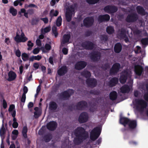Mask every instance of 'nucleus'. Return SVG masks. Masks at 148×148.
Instances as JSON below:
<instances>
[{"label": "nucleus", "mask_w": 148, "mask_h": 148, "mask_svg": "<svg viewBox=\"0 0 148 148\" xmlns=\"http://www.w3.org/2000/svg\"><path fill=\"white\" fill-rule=\"evenodd\" d=\"M40 19L45 24H47L49 20L47 17L41 18Z\"/></svg>", "instance_id": "680f3d73"}, {"label": "nucleus", "mask_w": 148, "mask_h": 148, "mask_svg": "<svg viewBox=\"0 0 148 148\" xmlns=\"http://www.w3.org/2000/svg\"><path fill=\"white\" fill-rule=\"evenodd\" d=\"M129 74L126 71H124L121 72L119 78L120 82L122 84L126 82Z\"/></svg>", "instance_id": "9d476101"}, {"label": "nucleus", "mask_w": 148, "mask_h": 148, "mask_svg": "<svg viewBox=\"0 0 148 148\" xmlns=\"http://www.w3.org/2000/svg\"><path fill=\"white\" fill-rule=\"evenodd\" d=\"M101 57L100 52L97 51L91 53L90 55V59L93 62H97L99 61Z\"/></svg>", "instance_id": "ddd939ff"}, {"label": "nucleus", "mask_w": 148, "mask_h": 148, "mask_svg": "<svg viewBox=\"0 0 148 148\" xmlns=\"http://www.w3.org/2000/svg\"><path fill=\"white\" fill-rule=\"evenodd\" d=\"M4 121H2V126L0 130V136L1 137V140H3L5 138V129L4 125Z\"/></svg>", "instance_id": "a878e982"}, {"label": "nucleus", "mask_w": 148, "mask_h": 148, "mask_svg": "<svg viewBox=\"0 0 148 148\" xmlns=\"http://www.w3.org/2000/svg\"><path fill=\"white\" fill-rule=\"evenodd\" d=\"M135 101L136 104V109L138 111H143L147 106V102L143 99H136Z\"/></svg>", "instance_id": "7ed1b4c3"}, {"label": "nucleus", "mask_w": 148, "mask_h": 148, "mask_svg": "<svg viewBox=\"0 0 148 148\" xmlns=\"http://www.w3.org/2000/svg\"><path fill=\"white\" fill-rule=\"evenodd\" d=\"M57 125V123L56 122L51 121L47 124L46 127L49 130L53 131L56 129Z\"/></svg>", "instance_id": "2eb2a0df"}, {"label": "nucleus", "mask_w": 148, "mask_h": 148, "mask_svg": "<svg viewBox=\"0 0 148 148\" xmlns=\"http://www.w3.org/2000/svg\"><path fill=\"white\" fill-rule=\"evenodd\" d=\"M43 139L46 142L50 141L52 138V135L50 134L49 133L45 135L43 137Z\"/></svg>", "instance_id": "473e14b6"}, {"label": "nucleus", "mask_w": 148, "mask_h": 148, "mask_svg": "<svg viewBox=\"0 0 148 148\" xmlns=\"http://www.w3.org/2000/svg\"><path fill=\"white\" fill-rule=\"evenodd\" d=\"M62 18L61 16H59L56 21V25L58 27H60L62 25Z\"/></svg>", "instance_id": "58836bf2"}, {"label": "nucleus", "mask_w": 148, "mask_h": 148, "mask_svg": "<svg viewBox=\"0 0 148 148\" xmlns=\"http://www.w3.org/2000/svg\"><path fill=\"white\" fill-rule=\"evenodd\" d=\"M66 13L69 14H72L73 12H75V9L72 6H71L66 8Z\"/></svg>", "instance_id": "e433bc0d"}, {"label": "nucleus", "mask_w": 148, "mask_h": 148, "mask_svg": "<svg viewBox=\"0 0 148 148\" xmlns=\"http://www.w3.org/2000/svg\"><path fill=\"white\" fill-rule=\"evenodd\" d=\"M46 130V127L45 126H43L39 130L38 134L40 135H43L45 132Z\"/></svg>", "instance_id": "ea45409f"}, {"label": "nucleus", "mask_w": 148, "mask_h": 148, "mask_svg": "<svg viewBox=\"0 0 148 148\" xmlns=\"http://www.w3.org/2000/svg\"><path fill=\"white\" fill-rule=\"evenodd\" d=\"M3 106L4 109H6L7 106V103L5 100L3 98Z\"/></svg>", "instance_id": "052dcab7"}, {"label": "nucleus", "mask_w": 148, "mask_h": 148, "mask_svg": "<svg viewBox=\"0 0 148 148\" xmlns=\"http://www.w3.org/2000/svg\"><path fill=\"white\" fill-rule=\"evenodd\" d=\"M81 75L82 76L87 78H90L91 76L90 72L85 70L81 72Z\"/></svg>", "instance_id": "cd10ccee"}, {"label": "nucleus", "mask_w": 148, "mask_h": 148, "mask_svg": "<svg viewBox=\"0 0 148 148\" xmlns=\"http://www.w3.org/2000/svg\"><path fill=\"white\" fill-rule=\"evenodd\" d=\"M118 9L117 7L112 5H108L104 8V11L109 14H113L116 12Z\"/></svg>", "instance_id": "6e6552de"}, {"label": "nucleus", "mask_w": 148, "mask_h": 148, "mask_svg": "<svg viewBox=\"0 0 148 148\" xmlns=\"http://www.w3.org/2000/svg\"><path fill=\"white\" fill-rule=\"evenodd\" d=\"M141 42L143 45H148V38H143L141 40Z\"/></svg>", "instance_id": "79ce46f5"}, {"label": "nucleus", "mask_w": 148, "mask_h": 148, "mask_svg": "<svg viewBox=\"0 0 148 148\" xmlns=\"http://www.w3.org/2000/svg\"><path fill=\"white\" fill-rule=\"evenodd\" d=\"M70 32L67 34L64 35L61 41V44H64L68 42L71 38Z\"/></svg>", "instance_id": "412c9836"}, {"label": "nucleus", "mask_w": 148, "mask_h": 148, "mask_svg": "<svg viewBox=\"0 0 148 148\" xmlns=\"http://www.w3.org/2000/svg\"><path fill=\"white\" fill-rule=\"evenodd\" d=\"M68 71V69L66 66H62L58 71V73L60 76H62L65 75Z\"/></svg>", "instance_id": "aec40b11"}, {"label": "nucleus", "mask_w": 148, "mask_h": 148, "mask_svg": "<svg viewBox=\"0 0 148 148\" xmlns=\"http://www.w3.org/2000/svg\"><path fill=\"white\" fill-rule=\"evenodd\" d=\"M87 106V103L85 101H81L78 102L75 105L76 109L78 110H83Z\"/></svg>", "instance_id": "f8f14e48"}, {"label": "nucleus", "mask_w": 148, "mask_h": 148, "mask_svg": "<svg viewBox=\"0 0 148 148\" xmlns=\"http://www.w3.org/2000/svg\"><path fill=\"white\" fill-rule=\"evenodd\" d=\"M26 98V95L23 94L21 99V102L24 103L25 101Z\"/></svg>", "instance_id": "4d7b16f0"}, {"label": "nucleus", "mask_w": 148, "mask_h": 148, "mask_svg": "<svg viewBox=\"0 0 148 148\" xmlns=\"http://www.w3.org/2000/svg\"><path fill=\"white\" fill-rule=\"evenodd\" d=\"M142 32V31L141 30L136 29L134 31V33L136 35H138L140 34Z\"/></svg>", "instance_id": "6e6d98bb"}, {"label": "nucleus", "mask_w": 148, "mask_h": 148, "mask_svg": "<svg viewBox=\"0 0 148 148\" xmlns=\"http://www.w3.org/2000/svg\"><path fill=\"white\" fill-rule=\"evenodd\" d=\"M144 98L145 101H148V91L145 94Z\"/></svg>", "instance_id": "774afa93"}, {"label": "nucleus", "mask_w": 148, "mask_h": 148, "mask_svg": "<svg viewBox=\"0 0 148 148\" xmlns=\"http://www.w3.org/2000/svg\"><path fill=\"white\" fill-rule=\"evenodd\" d=\"M14 122L13 123L12 126L14 128H17L18 126V124L16 121H13Z\"/></svg>", "instance_id": "e2e57ef3"}, {"label": "nucleus", "mask_w": 148, "mask_h": 148, "mask_svg": "<svg viewBox=\"0 0 148 148\" xmlns=\"http://www.w3.org/2000/svg\"><path fill=\"white\" fill-rule=\"evenodd\" d=\"M89 93L90 94L95 95H99L100 93V92L97 90H91L90 91Z\"/></svg>", "instance_id": "a19ab883"}, {"label": "nucleus", "mask_w": 148, "mask_h": 148, "mask_svg": "<svg viewBox=\"0 0 148 148\" xmlns=\"http://www.w3.org/2000/svg\"><path fill=\"white\" fill-rule=\"evenodd\" d=\"M51 46L48 44H46L45 46V48L46 50H49L51 49Z\"/></svg>", "instance_id": "338daca9"}, {"label": "nucleus", "mask_w": 148, "mask_h": 148, "mask_svg": "<svg viewBox=\"0 0 148 148\" xmlns=\"http://www.w3.org/2000/svg\"><path fill=\"white\" fill-rule=\"evenodd\" d=\"M119 79L116 77L112 78L108 82L109 86L111 87L115 86L118 83Z\"/></svg>", "instance_id": "5701e85b"}, {"label": "nucleus", "mask_w": 148, "mask_h": 148, "mask_svg": "<svg viewBox=\"0 0 148 148\" xmlns=\"http://www.w3.org/2000/svg\"><path fill=\"white\" fill-rule=\"evenodd\" d=\"M119 120H131L130 119H129L128 118L126 117H123L122 114H121L120 116V119Z\"/></svg>", "instance_id": "bf43d9fd"}, {"label": "nucleus", "mask_w": 148, "mask_h": 148, "mask_svg": "<svg viewBox=\"0 0 148 148\" xmlns=\"http://www.w3.org/2000/svg\"><path fill=\"white\" fill-rule=\"evenodd\" d=\"M130 90V87L127 85H125L121 88V92L123 93H128Z\"/></svg>", "instance_id": "bb28decb"}, {"label": "nucleus", "mask_w": 148, "mask_h": 148, "mask_svg": "<svg viewBox=\"0 0 148 148\" xmlns=\"http://www.w3.org/2000/svg\"><path fill=\"white\" fill-rule=\"evenodd\" d=\"M59 14L58 11L57 10H54V9H52L51 10L50 13V16L51 17L57 16Z\"/></svg>", "instance_id": "f704fd0d"}, {"label": "nucleus", "mask_w": 148, "mask_h": 148, "mask_svg": "<svg viewBox=\"0 0 148 148\" xmlns=\"http://www.w3.org/2000/svg\"><path fill=\"white\" fill-rule=\"evenodd\" d=\"M20 36L22 38L23 40H25V42L28 39L27 38L25 37V35L23 32L22 33Z\"/></svg>", "instance_id": "13d9d810"}, {"label": "nucleus", "mask_w": 148, "mask_h": 148, "mask_svg": "<svg viewBox=\"0 0 148 148\" xmlns=\"http://www.w3.org/2000/svg\"><path fill=\"white\" fill-rule=\"evenodd\" d=\"M74 93L73 89L65 90L62 92L60 95V97L63 100L68 99Z\"/></svg>", "instance_id": "0eeeda50"}, {"label": "nucleus", "mask_w": 148, "mask_h": 148, "mask_svg": "<svg viewBox=\"0 0 148 148\" xmlns=\"http://www.w3.org/2000/svg\"><path fill=\"white\" fill-rule=\"evenodd\" d=\"M110 18V16L108 14L101 15L99 16L98 20L99 23H101L103 22L108 21Z\"/></svg>", "instance_id": "f3484780"}, {"label": "nucleus", "mask_w": 148, "mask_h": 148, "mask_svg": "<svg viewBox=\"0 0 148 148\" xmlns=\"http://www.w3.org/2000/svg\"><path fill=\"white\" fill-rule=\"evenodd\" d=\"M22 58L23 60L24 61H26L28 59L29 56L26 53H23L21 55Z\"/></svg>", "instance_id": "37998d69"}, {"label": "nucleus", "mask_w": 148, "mask_h": 148, "mask_svg": "<svg viewBox=\"0 0 148 148\" xmlns=\"http://www.w3.org/2000/svg\"><path fill=\"white\" fill-rule=\"evenodd\" d=\"M35 60L39 61L41 60L42 58L41 55H38L37 56H34Z\"/></svg>", "instance_id": "0e129e2a"}, {"label": "nucleus", "mask_w": 148, "mask_h": 148, "mask_svg": "<svg viewBox=\"0 0 148 148\" xmlns=\"http://www.w3.org/2000/svg\"><path fill=\"white\" fill-rule=\"evenodd\" d=\"M100 0H86V2L89 4H95L98 3Z\"/></svg>", "instance_id": "c03bdc74"}, {"label": "nucleus", "mask_w": 148, "mask_h": 148, "mask_svg": "<svg viewBox=\"0 0 148 148\" xmlns=\"http://www.w3.org/2000/svg\"><path fill=\"white\" fill-rule=\"evenodd\" d=\"M51 29V27L50 26L47 27H45L43 30V31L44 32V33H43L42 31V33L45 34V33H47L48 32H49Z\"/></svg>", "instance_id": "3c124183"}, {"label": "nucleus", "mask_w": 148, "mask_h": 148, "mask_svg": "<svg viewBox=\"0 0 148 148\" xmlns=\"http://www.w3.org/2000/svg\"><path fill=\"white\" fill-rule=\"evenodd\" d=\"M72 14L66 13V17L67 21L69 22L71 20Z\"/></svg>", "instance_id": "49530a36"}, {"label": "nucleus", "mask_w": 148, "mask_h": 148, "mask_svg": "<svg viewBox=\"0 0 148 148\" xmlns=\"http://www.w3.org/2000/svg\"><path fill=\"white\" fill-rule=\"evenodd\" d=\"M86 82L88 86L91 88L95 87L97 84L96 79L94 78H87L86 80Z\"/></svg>", "instance_id": "4468645a"}, {"label": "nucleus", "mask_w": 148, "mask_h": 148, "mask_svg": "<svg viewBox=\"0 0 148 148\" xmlns=\"http://www.w3.org/2000/svg\"><path fill=\"white\" fill-rule=\"evenodd\" d=\"M9 12L13 16H16L17 14V10L13 8L12 6H11L9 9Z\"/></svg>", "instance_id": "c9c22d12"}, {"label": "nucleus", "mask_w": 148, "mask_h": 148, "mask_svg": "<svg viewBox=\"0 0 148 148\" xmlns=\"http://www.w3.org/2000/svg\"><path fill=\"white\" fill-rule=\"evenodd\" d=\"M100 38L101 41L105 42L108 40V37L107 35H103L101 36Z\"/></svg>", "instance_id": "a18cd8bd"}, {"label": "nucleus", "mask_w": 148, "mask_h": 148, "mask_svg": "<svg viewBox=\"0 0 148 148\" xmlns=\"http://www.w3.org/2000/svg\"><path fill=\"white\" fill-rule=\"evenodd\" d=\"M15 54L16 56L18 57H20L21 56V52L19 49H18L15 52Z\"/></svg>", "instance_id": "5fc2aeb1"}, {"label": "nucleus", "mask_w": 148, "mask_h": 148, "mask_svg": "<svg viewBox=\"0 0 148 148\" xmlns=\"http://www.w3.org/2000/svg\"><path fill=\"white\" fill-rule=\"evenodd\" d=\"M68 109L70 111H72L73 110H75L76 109V107L75 106H74L73 104L70 105L68 106Z\"/></svg>", "instance_id": "8fccbe9b"}, {"label": "nucleus", "mask_w": 148, "mask_h": 148, "mask_svg": "<svg viewBox=\"0 0 148 148\" xmlns=\"http://www.w3.org/2000/svg\"><path fill=\"white\" fill-rule=\"evenodd\" d=\"M88 113L83 112L81 113L78 120H88Z\"/></svg>", "instance_id": "393cba45"}, {"label": "nucleus", "mask_w": 148, "mask_h": 148, "mask_svg": "<svg viewBox=\"0 0 148 148\" xmlns=\"http://www.w3.org/2000/svg\"><path fill=\"white\" fill-rule=\"evenodd\" d=\"M87 65V63L84 61H79L77 62L75 66V69L77 70H80L84 68Z\"/></svg>", "instance_id": "dca6fc26"}, {"label": "nucleus", "mask_w": 148, "mask_h": 148, "mask_svg": "<svg viewBox=\"0 0 148 148\" xmlns=\"http://www.w3.org/2000/svg\"><path fill=\"white\" fill-rule=\"evenodd\" d=\"M136 9L138 13L141 16H145L148 14L147 12L145 11L143 7L141 6H137L136 7Z\"/></svg>", "instance_id": "a211bd4d"}, {"label": "nucleus", "mask_w": 148, "mask_h": 148, "mask_svg": "<svg viewBox=\"0 0 148 148\" xmlns=\"http://www.w3.org/2000/svg\"><path fill=\"white\" fill-rule=\"evenodd\" d=\"M15 106L14 104H11L10 105L9 108L8 109V111L12 113L14 110H15Z\"/></svg>", "instance_id": "de8ad7c7"}, {"label": "nucleus", "mask_w": 148, "mask_h": 148, "mask_svg": "<svg viewBox=\"0 0 148 148\" xmlns=\"http://www.w3.org/2000/svg\"><path fill=\"white\" fill-rule=\"evenodd\" d=\"M121 67L120 64L118 63H116L112 65L110 71L111 75H115L119 71Z\"/></svg>", "instance_id": "1a4fd4ad"}, {"label": "nucleus", "mask_w": 148, "mask_h": 148, "mask_svg": "<svg viewBox=\"0 0 148 148\" xmlns=\"http://www.w3.org/2000/svg\"><path fill=\"white\" fill-rule=\"evenodd\" d=\"M8 75V77L7 80L9 82L14 80L16 77V73L12 71H10L9 72Z\"/></svg>", "instance_id": "4be33fe9"}, {"label": "nucleus", "mask_w": 148, "mask_h": 148, "mask_svg": "<svg viewBox=\"0 0 148 148\" xmlns=\"http://www.w3.org/2000/svg\"><path fill=\"white\" fill-rule=\"evenodd\" d=\"M84 26L87 28L92 26L93 24L94 19L92 17H88L85 18L83 21Z\"/></svg>", "instance_id": "423d86ee"}, {"label": "nucleus", "mask_w": 148, "mask_h": 148, "mask_svg": "<svg viewBox=\"0 0 148 148\" xmlns=\"http://www.w3.org/2000/svg\"><path fill=\"white\" fill-rule=\"evenodd\" d=\"M14 40L17 43L25 42V40H23V39L18 33H16V36L14 37Z\"/></svg>", "instance_id": "2f4dec72"}, {"label": "nucleus", "mask_w": 148, "mask_h": 148, "mask_svg": "<svg viewBox=\"0 0 148 148\" xmlns=\"http://www.w3.org/2000/svg\"><path fill=\"white\" fill-rule=\"evenodd\" d=\"M33 45V43H32L30 40H29L27 44V46L28 47L27 48V50H31Z\"/></svg>", "instance_id": "09e8293b"}, {"label": "nucleus", "mask_w": 148, "mask_h": 148, "mask_svg": "<svg viewBox=\"0 0 148 148\" xmlns=\"http://www.w3.org/2000/svg\"><path fill=\"white\" fill-rule=\"evenodd\" d=\"M117 95L116 92L113 91L111 92L109 94L110 99L112 101L116 100L117 97Z\"/></svg>", "instance_id": "c85d7f7f"}, {"label": "nucleus", "mask_w": 148, "mask_h": 148, "mask_svg": "<svg viewBox=\"0 0 148 148\" xmlns=\"http://www.w3.org/2000/svg\"><path fill=\"white\" fill-rule=\"evenodd\" d=\"M92 32L91 31L87 30L85 33V36L86 37L90 36L92 34Z\"/></svg>", "instance_id": "603ef678"}, {"label": "nucleus", "mask_w": 148, "mask_h": 148, "mask_svg": "<svg viewBox=\"0 0 148 148\" xmlns=\"http://www.w3.org/2000/svg\"><path fill=\"white\" fill-rule=\"evenodd\" d=\"M58 105L55 102L51 101L50 102L49 104V108L51 110H55L57 108Z\"/></svg>", "instance_id": "c756f323"}, {"label": "nucleus", "mask_w": 148, "mask_h": 148, "mask_svg": "<svg viewBox=\"0 0 148 148\" xmlns=\"http://www.w3.org/2000/svg\"><path fill=\"white\" fill-rule=\"evenodd\" d=\"M122 46L120 42H117L114 45V51L116 53H119L121 51Z\"/></svg>", "instance_id": "b1692460"}, {"label": "nucleus", "mask_w": 148, "mask_h": 148, "mask_svg": "<svg viewBox=\"0 0 148 148\" xmlns=\"http://www.w3.org/2000/svg\"><path fill=\"white\" fill-rule=\"evenodd\" d=\"M94 44L89 41H86L83 42L82 46L85 49L87 50H92L94 48Z\"/></svg>", "instance_id": "9b49d317"}, {"label": "nucleus", "mask_w": 148, "mask_h": 148, "mask_svg": "<svg viewBox=\"0 0 148 148\" xmlns=\"http://www.w3.org/2000/svg\"><path fill=\"white\" fill-rule=\"evenodd\" d=\"M106 31L109 34H111L114 33V27L112 26H108L106 28Z\"/></svg>", "instance_id": "72a5a7b5"}, {"label": "nucleus", "mask_w": 148, "mask_h": 148, "mask_svg": "<svg viewBox=\"0 0 148 148\" xmlns=\"http://www.w3.org/2000/svg\"><path fill=\"white\" fill-rule=\"evenodd\" d=\"M118 36L121 38H123L126 35V30L125 29L122 28L120 31L119 32L118 34Z\"/></svg>", "instance_id": "7c9ffc66"}, {"label": "nucleus", "mask_w": 148, "mask_h": 148, "mask_svg": "<svg viewBox=\"0 0 148 148\" xmlns=\"http://www.w3.org/2000/svg\"><path fill=\"white\" fill-rule=\"evenodd\" d=\"M40 49L38 48L34 49L33 51V53L34 54H36L39 53Z\"/></svg>", "instance_id": "864d4df0"}, {"label": "nucleus", "mask_w": 148, "mask_h": 148, "mask_svg": "<svg viewBox=\"0 0 148 148\" xmlns=\"http://www.w3.org/2000/svg\"><path fill=\"white\" fill-rule=\"evenodd\" d=\"M40 21V19L38 17L33 18H32L31 24L32 25H37Z\"/></svg>", "instance_id": "4c0bfd02"}, {"label": "nucleus", "mask_w": 148, "mask_h": 148, "mask_svg": "<svg viewBox=\"0 0 148 148\" xmlns=\"http://www.w3.org/2000/svg\"><path fill=\"white\" fill-rule=\"evenodd\" d=\"M102 130V126L101 125L94 128L91 132L90 138L92 141L96 140L100 136Z\"/></svg>", "instance_id": "f03ea898"}, {"label": "nucleus", "mask_w": 148, "mask_h": 148, "mask_svg": "<svg viewBox=\"0 0 148 148\" xmlns=\"http://www.w3.org/2000/svg\"><path fill=\"white\" fill-rule=\"evenodd\" d=\"M62 52L64 55H66L68 53V49L65 47H64L62 49Z\"/></svg>", "instance_id": "69168bd1"}, {"label": "nucleus", "mask_w": 148, "mask_h": 148, "mask_svg": "<svg viewBox=\"0 0 148 148\" xmlns=\"http://www.w3.org/2000/svg\"><path fill=\"white\" fill-rule=\"evenodd\" d=\"M74 134L75 136L74 142L76 145L80 144L89 137L88 132L82 127H79L75 129L74 131Z\"/></svg>", "instance_id": "f257e3e1"}, {"label": "nucleus", "mask_w": 148, "mask_h": 148, "mask_svg": "<svg viewBox=\"0 0 148 148\" xmlns=\"http://www.w3.org/2000/svg\"><path fill=\"white\" fill-rule=\"evenodd\" d=\"M143 71V68L142 66L137 65L135 66L134 71L136 74L138 76H140Z\"/></svg>", "instance_id": "6ab92c4d"}, {"label": "nucleus", "mask_w": 148, "mask_h": 148, "mask_svg": "<svg viewBox=\"0 0 148 148\" xmlns=\"http://www.w3.org/2000/svg\"><path fill=\"white\" fill-rule=\"evenodd\" d=\"M120 124L126 127L128 126L130 129L131 130H134L137 126L136 121H119Z\"/></svg>", "instance_id": "20e7f679"}, {"label": "nucleus", "mask_w": 148, "mask_h": 148, "mask_svg": "<svg viewBox=\"0 0 148 148\" xmlns=\"http://www.w3.org/2000/svg\"><path fill=\"white\" fill-rule=\"evenodd\" d=\"M138 18V15L135 12H132L128 14L126 19L125 21L127 23H134Z\"/></svg>", "instance_id": "39448f33"}]
</instances>
